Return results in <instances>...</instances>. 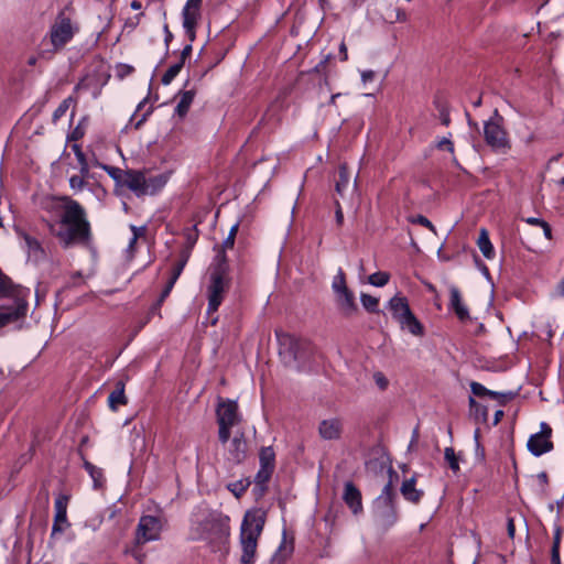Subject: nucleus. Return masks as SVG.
I'll return each instance as SVG.
<instances>
[{"instance_id": "nucleus-52", "label": "nucleus", "mask_w": 564, "mask_h": 564, "mask_svg": "<svg viewBox=\"0 0 564 564\" xmlns=\"http://www.w3.org/2000/svg\"><path fill=\"white\" fill-rule=\"evenodd\" d=\"M436 147H437V149H440V150H447V151H449L451 153H453V152H454V144H453V142H452L449 139H447V138H443L442 140H440V141L437 142V145H436Z\"/></svg>"}, {"instance_id": "nucleus-33", "label": "nucleus", "mask_w": 564, "mask_h": 564, "mask_svg": "<svg viewBox=\"0 0 564 564\" xmlns=\"http://www.w3.org/2000/svg\"><path fill=\"white\" fill-rule=\"evenodd\" d=\"M273 470L274 469L260 467V469L258 470V473L254 477L256 485L259 486L263 490L265 488V484L271 478Z\"/></svg>"}, {"instance_id": "nucleus-11", "label": "nucleus", "mask_w": 564, "mask_h": 564, "mask_svg": "<svg viewBox=\"0 0 564 564\" xmlns=\"http://www.w3.org/2000/svg\"><path fill=\"white\" fill-rule=\"evenodd\" d=\"M77 32V28L72 23V20L65 15V13L61 12L50 30V42L52 45V52H58L64 48V46L72 41L75 33Z\"/></svg>"}, {"instance_id": "nucleus-60", "label": "nucleus", "mask_w": 564, "mask_h": 564, "mask_svg": "<svg viewBox=\"0 0 564 564\" xmlns=\"http://www.w3.org/2000/svg\"><path fill=\"white\" fill-rule=\"evenodd\" d=\"M118 70L120 76H126L133 72V67L127 64H122L118 67Z\"/></svg>"}, {"instance_id": "nucleus-53", "label": "nucleus", "mask_w": 564, "mask_h": 564, "mask_svg": "<svg viewBox=\"0 0 564 564\" xmlns=\"http://www.w3.org/2000/svg\"><path fill=\"white\" fill-rule=\"evenodd\" d=\"M78 164H79V173L83 174V176H89V165H88V162H87V159H83L80 161H78Z\"/></svg>"}, {"instance_id": "nucleus-50", "label": "nucleus", "mask_w": 564, "mask_h": 564, "mask_svg": "<svg viewBox=\"0 0 564 564\" xmlns=\"http://www.w3.org/2000/svg\"><path fill=\"white\" fill-rule=\"evenodd\" d=\"M536 480H538V484L541 488V491L542 492H545L546 490V487L549 485V477H547V474L545 471H541L536 475Z\"/></svg>"}, {"instance_id": "nucleus-59", "label": "nucleus", "mask_w": 564, "mask_h": 564, "mask_svg": "<svg viewBox=\"0 0 564 564\" xmlns=\"http://www.w3.org/2000/svg\"><path fill=\"white\" fill-rule=\"evenodd\" d=\"M562 530L560 527L555 528L554 536H553V545L560 547L561 544Z\"/></svg>"}, {"instance_id": "nucleus-54", "label": "nucleus", "mask_w": 564, "mask_h": 564, "mask_svg": "<svg viewBox=\"0 0 564 564\" xmlns=\"http://www.w3.org/2000/svg\"><path fill=\"white\" fill-rule=\"evenodd\" d=\"M336 210H335V218H336V224L338 226H341L343 223H344V214H343V210H341V207H340V204L336 200Z\"/></svg>"}, {"instance_id": "nucleus-36", "label": "nucleus", "mask_w": 564, "mask_h": 564, "mask_svg": "<svg viewBox=\"0 0 564 564\" xmlns=\"http://www.w3.org/2000/svg\"><path fill=\"white\" fill-rule=\"evenodd\" d=\"M332 289L335 292V294L348 289L346 284V276L341 269H339L337 274L334 276L332 282Z\"/></svg>"}, {"instance_id": "nucleus-46", "label": "nucleus", "mask_w": 564, "mask_h": 564, "mask_svg": "<svg viewBox=\"0 0 564 564\" xmlns=\"http://www.w3.org/2000/svg\"><path fill=\"white\" fill-rule=\"evenodd\" d=\"M471 415L477 421H480V422L485 423L488 420V409H487V406H485V405L479 403V405H477V408L474 410Z\"/></svg>"}, {"instance_id": "nucleus-28", "label": "nucleus", "mask_w": 564, "mask_h": 564, "mask_svg": "<svg viewBox=\"0 0 564 564\" xmlns=\"http://www.w3.org/2000/svg\"><path fill=\"white\" fill-rule=\"evenodd\" d=\"M477 246L486 259H492L495 257V249L489 239V234L486 228H480L479 236L477 239Z\"/></svg>"}, {"instance_id": "nucleus-29", "label": "nucleus", "mask_w": 564, "mask_h": 564, "mask_svg": "<svg viewBox=\"0 0 564 564\" xmlns=\"http://www.w3.org/2000/svg\"><path fill=\"white\" fill-rule=\"evenodd\" d=\"M97 166L102 169L116 183L117 186L124 187L127 178V170H121L117 166H111L102 163H96Z\"/></svg>"}, {"instance_id": "nucleus-24", "label": "nucleus", "mask_w": 564, "mask_h": 564, "mask_svg": "<svg viewBox=\"0 0 564 564\" xmlns=\"http://www.w3.org/2000/svg\"><path fill=\"white\" fill-rule=\"evenodd\" d=\"M336 297L338 306L344 312V314L351 315L356 312L357 305L355 303V296L349 289L336 293Z\"/></svg>"}, {"instance_id": "nucleus-45", "label": "nucleus", "mask_w": 564, "mask_h": 564, "mask_svg": "<svg viewBox=\"0 0 564 564\" xmlns=\"http://www.w3.org/2000/svg\"><path fill=\"white\" fill-rule=\"evenodd\" d=\"M249 482H243L242 480L232 482L228 485V489L236 496L240 497L248 488Z\"/></svg>"}, {"instance_id": "nucleus-48", "label": "nucleus", "mask_w": 564, "mask_h": 564, "mask_svg": "<svg viewBox=\"0 0 564 564\" xmlns=\"http://www.w3.org/2000/svg\"><path fill=\"white\" fill-rule=\"evenodd\" d=\"M373 380L380 390H386L388 388L389 381L381 371L373 373Z\"/></svg>"}, {"instance_id": "nucleus-9", "label": "nucleus", "mask_w": 564, "mask_h": 564, "mask_svg": "<svg viewBox=\"0 0 564 564\" xmlns=\"http://www.w3.org/2000/svg\"><path fill=\"white\" fill-rule=\"evenodd\" d=\"M484 138L495 152L506 154L511 149L507 130L503 128V117L495 109L494 115L484 123Z\"/></svg>"}, {"instance_id": "nucleus-40", "label": "nucleus", "mask_w": 564, "mask_h": 564, "mask_svg": "<svg viewBox=\"0 0 564 564\" xmlns=\"http://www.w3.org/2000/svg\"><path fill=\"white\" fill-rule=\"evenodd\" d=\"M238 228H239V224H235L230 228V231H229L227 238L224 240L223 246H221L223 252L219 253L218 256L225 254V250L226 249H232L234 248L236 235L238 232Z\"/></svg>"}, {"instance_id": "nucleus-4", "label": "nucleus", "mask_w": 564, "mask_h": 564, "mask_svg": "<svg viewBox=\"0 0 564 564\" xmlns=\"http://www.w3.org/2000/svg\"><path fill=\"white\" fill-rule=\"evenodd\" d=\"M267 521V512L261 508L248 510L240 527L241 564H252L256 558L258 540Z\"/></svg>"}, {"instance_id": "nucleus-8", "label": "nucleus", "mask_w": 564, "mask_h": 564, "mask_svg": "<svg viewBox=\"0 0 564 564\" xmlns=\"http://www.w3.org/2000/svg\"><path fill=\"white\" fill-rule=\"evenodd\" d=\"M388 308L402 330H408L413 336L424 335V327L412 313L405 296L397 294L391 297L388 302Z\"/></svg>"}, {"instance_id": "nucleus-49", "label": "nucleus", "mask_w": 564, "mask_h": 564, "mask_svg": "<svg viewBox=\"0 0 564 564\" xmlns=\"http://www.w3.org/2000/svg\"><path fill=\"white\" fill-rule=\"evenodd\" d=\"M186 261H187V256L184 257L178 263L177 265L174 268L173 270V273L171 275L170 279H172L173 281H177L178 276L181 275L185 264H186Z\"/></svg>"}, {"instance_id": "nucleus-32", "label": "nucleus", "mask_w": 564, "mask_h": 564, "mask_svg": "<svg viewBox=\"0 0 564 564\" xmlns=\"http://www.w3.org/2000/svg\"><path fill=\"white\" fill-rule=\"evenodd\" d=\"M183 62H177L170 66L166 72L162 76V84L163 85H170L172 80L180 74L181 69L183 68Z\"/></svg>"}, {"instance_id": "nucleus-26", "label": "nucleus", "mask_w": 564, "mask_h": 564, "mask_svg": "<svg viewBox=\"0 0 564 564\" xmlns=\"http://www.w3.org/2000/svg\"><path fill=\"white\" fill-rule=\"evenodd\" d=\"M195 96H196V91L194 89L184 90V91L178 93L180 100L175 107V113L180 118H184L187 115V112L191 108V105L194 101Z\"/></svg>"}, {"instance_id": "nucleus-44", "label": "nucleus", "mask_w": 564, "mask_h": 564, "mask_svg": "<svg viewBox=\"0 0 564 564\" xmlns=\"http://www.w3.org/2000/svg\"><path fill=\"white\" fill-rule=\"evenodd\" d=\"M412 224H419L429 228L432 232L436 234L434 225L423 215H416L409 218Z\"/></svg>"}, {"instance_id": "nucleus-3", "label": "nucleus", "mask_w": 564, "mask_h": 564, "mask_svg": "<svg viewBox=\"0 0 564 564\" xmlns=\"http://www.w3.org/2000/svg\"><path fill=\"white\" fill-rule=\"evenodd\" d=\"M275 336L282 364L296 371L304 370L314 355L312 343L283 330H276Z\"/></svg>"}, {"instance_id": "nucleus-6", "label": "nucleus", "mask_w": 564, "mask_h": 564, "mask_svg": "<svg viewBox=\"0 0 564 564\" xmlns=\"http://www.w3.org/2000/svg\"><path fill=\"white\" fill-rule=\"evenodd\" d=\"M216 260L217 264H215L209 272V282L207 285L208 315L218 311L230 286L226 254L217 256Z\"/></svg>"}, {"instance_id": "nucleus-17", "label": "nucleus", "mask_w": 564, "mask_h": 564, "mask_svg": "<svg viewBox=\"0 0 564 564\" xmlns=\"http://www.w3.org/2000/svg\"><path fill=\"white\" fill-rule=\"evenodd\" d=\"M67 200L74 199L69 196L47 195L41 199L40 206L44 212L52 216H57L59 219L69 205Z\"/></svg>"}, {"instance_id": "nucleus-31", "label": "nucleus", "mask_w": 564, "mask_h": 564, "mask_svg": "<svg viewBox=\"0 0 564 564\" xmlns=\"http://www.w3.org/2000/svg\"><path fill=\"white\" fill-rule=\"evenodd\" d=\"M260 467L274 469L275 453L271 446L262 447L259 454Z\"/></svg>"}, {"instance_id": "nucleus-35", "label": "nucleus", "mask_w": 564, "mask_h": 564, "mask_svg": "<svg viewBox=\"0 0 564 564\" xmlns=\"http://www.w3.org/2000/svg\"><path fill=\"white\" fill-rule=\"evenodd\" d=\"M390 275L387 272H376L369 275L368 281L373 286H384L389 282Z\"/></svg>"}, {"instance_id": "nucleus-62", "label": "nucleus", "mask_w": 564, "mask_h": 564, "mask_svg": "<svg viewBox=\"0 0 564 564\" xmlns=\"http://www.w3.org/2000/svg\"><path fill=\"white\" fill-rule=\"evenodd\" d=\"M163 30H164V34H165L164 42H165L166 46H169L170 42L173 40V34L170 31L167 24L164 25Z\"/></svg>"}, {"instance_id": "nucleus-30", "label": "nucleus", "mask_w": 564, "mask_h": 564, "mask_svg": "<svg viewBox=\"0 0 564 564\" xmlns=\"http://www.w3.org/2000/svg\"><path fill=\"white\" fill-rule=\"evenodd\" d=\"M84 468L89 474V476L93 479L94 488L98 489L101 488L105 481L104 473L100 468L96 467L94 464H91L88 460H84Z\"/></svg>"}, {"instance_id": "nucleus-58", "label": "nucleus", "mask_w": 564, "mask_h": 564, "mask_svg": "<svg viewBox=\"0 0 564 564\" xmlns=\"http://www.w3.org/2000/svg\"><path fill=\"white\" fill-rule=\"evenodd\" d=\"M507 532H508V535L510 539H513L514 538V534H516V525H514V521L512 518H509L508 519V523H507Z\"/></svg>"}, {"instance_id": "nucleus-37", "label": "nucleus", "mask_w": 564, "mask_h": 564, "mask_svg": "<svg viewBox=\"0 0 564 564\" xmlns=\"http://www.w3.org/2000/svg\"><path fill=\"white\" fill-rule=\"evenodd\" d=\"M292 550H293V547L292 546L288 547L285 545V542L283 541V543L279 547L278 552L273 555L272 563L273 564H284L285 558L292 553Z\"/></svg>"}, {"instance_id": "nucleus-38", "label": "nucleus", "mask_w": 564, "mask_h": 564, "mask_svg": "<svg viewBox=\"0 0 564 564\" xmlns=\"http://www.w3.org/2000/svg\"><path fill=\"white\" fill-rule=\"evenodd\" d=\"M72 102L73 98L68 97L58 105V107L55 109L52 116V120L54 123H56L66 113Z\"/></svg>"}, {"instance_id": "nucleus-64", "label": "nucleus", "mask_w": 564, "mask_h": 564, "mask_svg": "<svg viewBox=\"0 0 564 564\" xmlns=\"http://www.w3.org/2000/svg\"><path fill=\"white\" fill-rule=\"evenodd\" d=\"M525 223L529 224V225L541 227L542 224L544 223V220L540 219V218H535V217H529V218L525 219Z\"/></svg>"}, {"instance_id": "nucleus-27", "label": "nucleus", "mask_w": 564, "mask_h": 564, "mask_svg": "<svg viewBox=\"0 0 564 564\" xmlns=\"http://www.w3.org/2000/svg\"><path fill=\"white\" fill-rule=\"evenodd\" d=\"M127 402L128 400L124 394V383L122 381H118L116 389L108 397V405L112 411H116L120 405H126Z\"/></svg>"}, {"instance_id": "nucleus-10", "label": "nucleus", "mask_w": 564, "mask_h": 564, "mask_svg": "<svg viewBox=\"0 0 564 564\" xmlns=\"http://www.w3.org/2000/svg\"><path fill=\"white\" fill-rule=\"evenodd\" d=\"M217 423H218V437L223 444H226L230 438V430L240 423L241 417L238 413V404L232 400H220L217 409Z\"/></svg>"}, {"instance_id": "nucleus-57", "label": "nucleus", "mask_w": 564, "mask_h": 564, "mask_svg": "<svg viewBox=\"0 0 564 564\" xmlns=\"http://www.w3.org/2000/svg\"><path fill=\"white\" fill-rule=\"evenodd\" d=\"M130 229H131V231L133 234L132 237H135L138 239L145 234V227L144 226L137 227L134 225H131Z\"/></svg>"}, {"instance_id": "nucleus-55", "label": "nucleus", "mask_w": 564, "mask_h": 564, "mask_svg": "<svg viewBox=\"0 0 564 564\" xmlns=\"http://www.w3.org/2000/svg\"><path fill=\"white\" fill-rule=\"evenodd\" d=\"M551 564H562L560 558V547L552 546L551 550Z\"/></svg>"}, {"instance_id": "nucleus-56", "label": "nucleus", "mask_w": 564, "mask_h": 564, "mask_svg": "<svg viewBox=\"0 0 564 564\" xmlns=\"http://www.w3.org/2000/svg\"><path fill=\"white\" fill-rule=\"evenodd\" d=\"M191 54H192V44L189 43V44L185 45L184 48L182 50L178 62H183V64H184L186 58H188L191 56Z\"/></svg>"}, {"instance_id": "nucleus-12", "label": "nucleus", "mask_w": 564, "mask_h": 564, "mask_svg": "<svg viewBox=\"0 0 564 564\" xmlns=\"http://www.w3.org/2000/svg\"><path fill=\"white\" fill-rule=\"evenodd\" d=\"M162 528L163 521L160 517L142 516L135 529V544L143 545L148 542L159 540Z\"/></svg>"}, {"instance_id": "nucleus-21", "label": "nucleus", "mask_w": 564, "mask_h": 564, "mask_svg": "<svg viewBox=\"0 0 564 564\" xmlns=\"http://www.w3.org/2000/svg\"><path fill=\"white\" fill-rule=\"evenodd\" d=\"M449 308L454 311L460 322H466L470 318L468 307L463 302L460 291L454 285L449 288Z\"/></svg>"}, {"instance_id": "nucleus-23", "label": "nucleus", "mask_w": 564, "mask_h": 564, "mask_svg": "<svg viewBox=\"0 0 564 564\" xmlns=\"http://www.w3.org/2000/svg\"><path fill=\"white\" fill-rule=\"evenodd\" d=\"M351 187V191L355 192L357 188L356 180L351 183V175L348 172L346 164H340L338 169V178L336 180V192L338 195L344 197L346 191Z\"/></svg>"}, {"instance_id": "nucleus-51", "label": "nucleus", "mask_w": 564, "mask_h": 564, "mask_svg": "<svg viewBox=\"0 0 564 564\" xmlns=\"http://www.w3.org/2000/svg\"><path fill=\"white\" fill-rule=\"evenodd\" d=\"M512 397V393H501L496 391H492V393H490V398L494 400H498L501 404L510 400Z\"/></svg>"}, {"instance_id": "nucleus-1", "label": "nucleus", "mask_w": 564, "mask_h": 564, "mask_svg": "<svg viewBox=\"0 0 564 564\" xmlns=\"http://www.w3.org/2000/svg\"><path fill=\"white\" fill-rule=\"evenodd\" d=\"M230 519L219 511L198 508L191 518L189 540L203 541L212 552L229 551Z\"/></svg>"}, {"instance_id": "nucleus-20", "label": "nucleus", "mask_w": 564, "mask_h": 564, "mask_svg": "<svg viewBox=\"0 0 564 564\" xmlns=\"http://www.w3.org/2000/svg\"><path fill=\"white\" fill-rule=\"evenodd\" d=\"M343 433V421L338 417L323 420L318 425V435L325 441L339 440Z\"/></svg>"}, {"instance_id": "nucleus-16", "label": "nucleus", "mask_w": 564, "mask_h": 564, "mask_svg": "<svg viewBox=\"0 0 564 564\" xmlns=\"http://www.w3.org/2000/svg\"><path fill=\"white\" fill-rule=\"evenodd\" d=\"M343 500L354 516L357 517L364 512L361 491L354 485V482H345Z\"/></svg>"}, {"instance_id": "nucleus-41", "label": "nucleus", "mask_w": 564, "mask_h": 564, "mask_svg": "<svg viewBox=\"0 0 564 564\" xmlns=\"http://www.w3.org/2000/svg\"><path fill=\"white\" fill-rule=\"evenodd\" d=\"M444 457L453 471L459 470L458 458H457L453 447L445 448Z\"/></svg>"}, {"instance_id": "nucleus-39", "label": "nucleus", "mask_w": 564, "mask_h": 564, "mask_svg": "<svg viewBox=\"0 0 564 564\" xmlns=\"http://www.w3.org/2000/svg\"><path fill=\"white\" fill-rule=\"evenodd\" d=\"M434 105H435L436 109L438 110L441 122L444 126H448L451 123L448 106L445 102H442L440 100H435Z\"/></svg>"}, {"instance_id": "nucleus-42", "label": "nucleus", "mask_w": 564, "mask_h": 564, "mask_svg": "<svg viewBox=\"0 0 564 564\" xmlns=\"http://www.w3.org/2000/svg\"><path fill=\"white\" fill-rule=\"evenodd\" d=\"M176 281H173L172 279H169L165 288L163 289L159 300L153 304L152 306V312H155L160 308V306L162 305V303L164 302V300L169 296V294L171 293L174 284H175Z\"/></svg>"}, {"instance_id": "nucleus-63", "label": "nucleus", "mask_w": 564, "mask_h": 564, "mask_svg": "<svg viewBox=\"0 0 564 564\" xmlns=\"http://www.w3.org/2000/svg\"><path fill=\"white\" fill-rule=\"evenodd\" d=\"M541 228L543 229V234L545 236L546 239H551L552 238V230H551V227L550 225L544 221L541 226Z\"/></svg>"}, {"instance_id": "nucleus-14", "label": "nucleus", "mask_w": 564, "mask_h": 564, "mask_svg": "<svg viewBox=\"0 0 564 564\" xmlns=\"http://www.w3.org/2000/svg\"><path fill=\"white\" fill-rule=\"evenodd\" d=\"M7 301V305L0 306V327L18 321L28 310L26 294H17L15 299Z\"/></svg>"}, {"instance_id": "nucleus-5", "label": "nucleus", "mask_w": 564, "mask_h": 564, "mask_svg": "<svg viewBox=\"0 0 564 564\" xmlns=\"http://www.w3.org/2000/svg\"><path fill=\"white\" fill-rule=\"evenodd\" d=\"M398 477L397 473L389 469V481L383 486L381 494L372 503L373 522L378 531L384 533L390 530L398 521L397 494L393 490L392 477Z\"/></svg>"}, {"instance_id": "nucleus-13", "label": "nucleus", "mask_w": 564, "mask_h": 564, "mask_svg": "<svg viewBox=\"0 0 564 564\" xmlns=\"http://www.w3.org/2000/svg\"><path fill=\"white\" fill-rule=\"evenodd\" d=\"M551 436L552 427L546 422H542L540 424V432L529 437L527 443L528 451L535 457L551 452L554 447Z\"/></svg>"}, {"instance_id": "nucleus-34", "label": "nucleus", "mask_w": 564, "mask_h": 564, "mask_svg": "<svg viewBox=\"0 0 564 564\" xmlns=\"http://www.w3.org/2000/svg\"><path fill=\"white\" fill-rule=\"evenodd\" d=\"M362 306L371 313L378 312L379 300L370 294L362 293L360 296Z\"/></svg>"}, {"instance_id": "nucleus-22", "label": "nucleus", "mask_w": 564, "mask_h": 564, "mask_svg": "<svg viewBox=\"0 0 564 564\" xmlns=\"http://www.w3.org/2000/svg\"><path fill=\"white\" fill-rule=\"evenodd\" d=\"M415 482L416 479L414 476H412L409 479H405L401 485L400 492L405 500H408L411 503L417 505L421 501L424 492L423 490L417 489L415 487Z\"/></svg>"}, {"instance_id": "nucleus-61", "label": "nucleus", "mask_w": 564, "mask_h": 564, "mask_svg": "<svg viewBox=\"0 0 564 564\" xmlns=\"http://www.w3.org/2000/svg\"><path fill=\"white\" fill-rule=\"evenodd\" d=\"M375 78V72L373 70H362L361 72V79L364 83L371 82Z\"/></svg>"}, {"instance_id": "nucleus-2", "label": "nucleus", "mask_w": 564, "mask_h": 564, "mask_svg": "<svg viewBox=\"0 0 564 564\" xmlns=\"http://www.w3.org/2000/svg\"><path fill=\"white\" fill-rule=\"evenodd\" d=\"M68 206L57 221H48L50 232L57 238L62 247L84 245L90 240V223L85 208L77 200H67Z\"/></svg>"}, {"instance_id": "nucleus-15", "label": "nucleus", "mask_w": 564, "mask_h": 564, "mask_svg": "<svg viewBox=\"0 0 564 564\" xmlns=\"http://www.w3.org/2000/svg\"><path fill=\"white\" fill-rule=\"evenodd\" d=\"M202 4L203 0H187L182 11L183 28L189 42H194L196 37V26L202 17Z\"/></svg>"}, {"instance_id": "nucleus-43", "label": "nucleus", "mask_w": 564, "mask_h": 564, "mask_svg": "<svg viewBox=\"0 0 564 564\" xmlns=\"http://www.w3.org/2000/svg\"><path fill=\"white\" fill-rule=\"evenodd\" d=\"M89 176H83V174L79 173V175H73L69 177V186L75 192H80L86 186V178Z\"/></svg>"}, {"instance_id": "nucleus-18", "label": "nucleus", "mask_w": 564, "mask_h": 564, "mask_svg": "<svg viewBox=\"0 0 564 564\" xmlns=\"http://www.w3.org/2000/svg\"><path fill=\"white\" fill-rule=\"evenodd\" d=\"M67 505H68V497L64 495H59L54 503L55 508V516L52 527V534L56 533H63L65 530V527H68L69 523L67 521Z\"/></svg>"}, {"instance_id": "nucleus-19", "label": "nucleus", "mask_w": 564, "mask_h": 564, "mask_svg": "<svg viewBox=\"0 0 564 564\" xmlns=\"http://www.w3.org/2000/svg\"><path fill=\"white\" fill-rule=\"evenodd\" d=\"M18 236L24 242V248L28 253V259L37 263L45 258V250L42 247V243L33 236L29 235L24 230H18Z\"/></svg>"}, {"instance_id": "nucleus-25", "label": "nucleus", "mask_w": 564, "mask_h": 564, "mask_svg": "<svg viewBox=\"0 0 564 564\" xmlns=\"http://www.w3.org/2000/svg\"><path fill=\"white\" fill-rule=\"evenodd\" d=\"M247 443L243 435H237L229 445V454L235 463H241L246 457Z\"/></svg>"}, {"instance_id": "nucleus-47", "label": "nucleus", "mask_w": 564, "mask_h": 564, "mask_svg": "<svg viewBox=\"0 0 564 564\" xmlns=\"http://www.w3.org/2000/svg\"><path fill=\"white\" fill-rule=\"evenodd\" d=\"M470 390L474 395L479 398L486 397V393L488 392V389L485 386L476 381L470 383Z\"/></svg>"}, {"instance_id": "nucleus-7", "label": "nucleus", "mask_w": 564, "mask_h": 564, "mask_svg": "<svg viewBox=\"0 0 564 564\" xmlns=\"http://www.w3.org/2000/svg\"><path fill=\"white\" fill-rule=\"evenodd\" d=\"M164 174L150 175L145 170H127L126 185L138 197L155 195L166 184Z\"/></svg>"}]
</instances>
